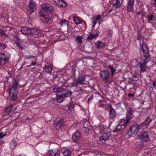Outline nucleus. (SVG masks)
Instances as JSON below:
<instances>
[{"label": "nucleus", "instance_id": "f257e3e1", "mask_svg": "<svg viewBox=\"0 0 156 156\" xmlns=\"http://www.w3.org/2000/svg\"><path fill=\"white\" fill-rule=\"evenodd\" d=\"M10 57V54L6 51H3L0 53V65L3 66L9 62Z\"/></svg>", "mask_w": 156, "mask_h": 156}, {"label": "nucleus", "instance_id": "f03ea898", "mask_svg": "<svg viewBox=\"0 0 156 156\" xmlns=\"http://www.w3.org/2000/svg\"><path fill=\"white\" fill-rule=\"evenodd\" d=\"M18 85V83L17 81L15 80L9 90V94L11 96H12L11 98L12 100H15L17 97L18 92L17 90V87Z\"/></svg>", "mask_w": 156, "mask_h": 156}, {"label": "nucleus", "instance_id": "7ed1b4c3", "mask_svg": "<svg viewBox=\"0 0 156 156\" xmlns=\"http://www.w3.org/2000/svg\"><path fill=\"white\" fill-rule=\"evenodd\" d=\"M141 126L140 125H134L130 127V129L128 132L129 136H132L135 133L137 132L141 129Z\"/></svg>", "mask_w": 156, "mask_h": 156}, {"label": "nucleus", "instance_id": "20e7f679", "mask_svg": "<svg viewBox=\"0 0 156 156\" xmlns=\"http://www.w3.org/2000/svg\"><path fill=\"white\" fill-rule=\"evenodd\" d=\"M142 53L143 54L141 57V58L149 59L150 54L147 46L145 43H143L141 46Z\"/></svg>", "mask_w": 156, "mask_h": 156}, {"label": "nucleus", "instance_id": "39448f33", "mask_svg": "<svg viewBox=\"0 0 156 156\" xmlns=\"http://www.w3.org/2000/svg\"><path fill=\"white\" fill-rule=\"evenodd\" d=\"M37 29L35 28L29 29L27 27H23L21 28V31L22 34L25 35L29 34H37Z\"/></svg>", "mask_w": 156, "mask_h": 156}, {"label": "nucleus", "instance_id": "423d86ee", "mask_svg": "<svg viewBox=\"0 0 156 156\" xmlns=\"http://www.w3.org/2000/svg\"><path fill=\"white\" fill-rule=\"evenodd\" d=\"M41 6V10L48 14L52 12L54 10L53 7L48 3H43Z\"/></svg>", "mask_w": 156, "mask_h": 156}, {"label": "nucleus", "instance_id": "0eeeda50", "mask_svg": "<svg viewBox=\"0 0 156 156\" xmlns=\"http://www.w3.org/2000/svg\"><path fill=\"white\" fill-rule=\"evenodd\" d=\"M138 138L139 140L144 142H147L150 140L148 133L144 130L142 131L140 134L138 136Z\"/></svg>", "mask_w": 156, "mask_h": 156}, {"label": "nucleus", "instance_id": "6e6552de", "mask_svg": "<svg viewBox=\"0 0 156 156\" xmlns=\"http://www.w3.org/2000/svg\"><path fill=\"white\" fill-rule=\"evenodd\" d=\"M65 121L64 119H57L54 122V126L56 129H60L63 126Z\"/></svg>", "mask_w": 156, "mask_h": 156}, {"label": "nucleus", "instance_id": "1a4fd4ad", "mask_svg": "<svg viewBox=\"0 0 156 156\" xmlns=\"http://www.w3.org/2000/svg\"><path fill=\"white\" fill-rule=\"evenodd\" d=\"M110 76V73L107 70L101 71L100 73V77L103 81L107 82Z\"/></svg>", "mask_w": 156, "mask_h": 156}, {"label": "nucleus", "instance_id": "9d476101", "mask_svg": "<svg viewBox=\"0 0 156 156\" xmlns=\"http://www.w3.org/2000/svg\"><path fill=\"white\" fill-rule=\"evenodd\" d=\"M148 60V59L140 58V67L141 73H144L146 71L147 68V65Z\"/></svg>", "mask_w": 156, "mask_h": 156}, {"label": "nucleus", "instance_id": "9b49d317", "mask_svg": "<svg viewBox=\"0 0 156 156\" xmlns=\"http://www.w3.org/2000/svg\"><path fill=\"white\" fill-rule=\"evenodd\" d=\"M35 2L32 0H30L28 6V11L30 14L32 13L36 9Z\"/></svg>", "mask_w": 156, "mask_h": 156}, {"label": "nucleus", "instance_id": "f8f14e48", "mask_svg": "<svg viewBox=\"0 0 156 156\" xmlns=\"http://www.w3.org/2000/svg\"><path fill=\"white\" fill-rule=\"evenodd\" d=\"M40 18L41 21L45 23H47L49 20L48 15H46L42 12H40Z\"/></svg>", "mask_w": 156, "mask_h": 156}, {"label": "nucleus", "instance_id": "ddd939ff", "mask_svg": "<svg viewBox=\"0 0 156 156\" xmlns=\"http://www.w3.org/2000/svg\"><path fill=\"white\" fill-rule=\"evenodd\" d=\"M47 156H59L58 149L51 150L48 151L46 154Z\"/></svg>", "mask_w": 156, "mask_h": 156}, {"label": "nucleus", "instance_id": "4468645a", "mask_svg": "<svg viewBox=\"0 0 156 156\" xmlns=\"http://www.w3.org/2000/svg\"><path fill=\"white\" fill-rule=\"evenodd\" d=\"M110 110L109 111V118L111 119H113L116 116V112L111 105H110Z\"/></svg>", "mask_w": 156, "mask_h": 156}, {"label": "nucleus", "instance_id": "2eb2a0df", "mask_svg": "<svg viewBox=\"0 0 156 156\" xmlns=\"http://www.w3.org/2000/svg\"><path fill=\"white\" fill-rule=\"evenodd\" d=\"M135 0H129L127 3V9L129 12H132L133 9V3Z\"/></svg>", "mask_w": 156, "mask_h": 156}, {"label": "nucleus", "instance_id": "dca6fc26", "mask_svg": "<svg viewBox=\"0 0 156 156\" xmlns=\"http://www.w3.org/2000/svg\"><path fill=\"white\" fill-rule=\"evenodd\" d=\"M80 133L78 131H76L72 136V140L75 142L78 143L80 140Z\"/></svg>", "mask_w": 156, "mask_h": 156}, {"label": "nucleus", "instance_id": "f3484780", "mask_svg": "<svg viewBox=\"0 0 156 156\" xmlns=\"http://www.w3.org/2000/svg\"><path fill=\"white\" fill-rule=\"evenodd\" d=\"M86 77L83 75H79L76 80V83L79 85L84 84V81L85 80Z\"/></svg>", "mask_w": 156, "mask_h": 156}, {"label": "nucleus", "instance_id": "a211bd4d", "mask_svg": "<svg viewBox=\"0 0 156 156\" xmlns=\"http://www.w3.org/2000/svg\"><path fill=\"white\" fill-rule=\"evenodd\" d=\"M53 2L56 5L61 7H65L66 5V3L64 0H52Z\"/></svg>", "mask_w": 156, "mask_h": 156}, {"label": "nucleus", "instance_id": "6ab92c4d", "mask_svg": "<svg viewBox=\"0 0 156 156\" xmlns=\"http://www.w3.org/2000/svg\"><path fill=\"white\" fill-rule=\"evenodd\" d=\"M61 151L64 156H70L72 152L69 148L66 147L62 148L61 149Z\"/></svg>", "mask_w": 156, "mask_h": 156}, {"label": "nucleus", "instance_id": "aec40b11", "mask_svg": "<svg viewBox=\"0 0 156 156\" xmlns=\"http://www.w3.org/2000/svg\"><path fill=\"white\" fill-rule=\"evenodd\" d=\"M112 5L113 7L116 8H119L122 6V2H120L119 0H113Z\"/></svg>", "mask_w": 156, "mask_h": 156}, {"label": "nucleus", "instance_id": "412c9836", "mask_svg": "<svg viewBox=\"0 0 156 156\" xmlns=\"http://www.w3.org/2000/svg\"><path fill=\"white\" fill-rule=\"evenodd\" d=\"M110 135L109 133H104L103 134L102 136L100 137V140L102 142H103V141L108 139L110 136Z\"/></svg>", "mask_w": 156, "mask_h": 156}, {"label": "nucleus", "instance_id": "4be33fe9", "mask_svg": "<svg viewBox=\"0 0 156 156\" xmlns=\"http://www.w3.org/2000/svg\"><path fill=\"white\" fill-rule=\"evenodd\" d=\"M96 47L100 49L104 48L105 46V44L104 42L98 41L95 44Z\"/></svg>", "mask_w": 156, "mask_h": 156}, {"label": "nucleus", "instance_id": "5701e85b", "mask_svg": "<svg viewBox=\"0 0 156 156\" xmlns=\"http://www.w3.org/2000/svg\"><path fill=\"white\" fill-rule=\"evenodd\" d=\"M101 16L100 15L98 14L94 17L93 21L92 22L93 24V27H94L95 26L97 22V20L101 19Z\"/></svg>", "mask_w": 156, "mask_h": 156}, {"label": "nucleus", "instance_id": "b1692460", "mask_svg": "<svg viewBox=\"0 0 156 156\" xmlns=\"http://www.w3.org/2000/svg\"><path fill=\"white\" fill-rule=\"evenodd\" d=\"M52 68L51 65L47 64L45 65L44 69L46 72L50 73L52 70Z\"/></svg>", "mask_w": 156, "mask_h": 156}, {"label": "nucleus", "instance_id": "393cba45", "mask_svg": "<svg viewBox=\"0 0 156 156\" xmlns=\"http://www.w3.org/2000/svg\"><path fill=\"white\" fill-rule=\"evenodd\" d=\"M152 120V118L151 117L147 118L144 122L140 124L141 126H146L148 125Z\"/></svg>", "mask_w": 156, "mask_h": 156}, {"label": "nucleus", "instance_id": "a878e982", "mask_svg": "<svg viewBox=\"0 0 156 156\" xmlns=\"http://www.w3.org/2000/svg\"><path fill=\"white\" fill-rule=\"evenodd\" d=\"M13 37H14L13 39H12V38L11 37H10V38L11 39L13 40V41H15V39H16V41H15V42L17 46L19 47V48L22 49L23 48V46H22L21 44L20 43L19 41H18V39H17L16 38V36H13Z\"/></svg>", "mask_w": 156, "mask_h": 156}, {"label": "nucleus", "instance_id": "bb28decb", "mask_svg": "<svg viewBox=\"0 0 156 156\" xmlns=\"http://www.w3.org/2000/svg\"><path fill=\"white\" fill-rule=\"evenodd\" d=\"M73 20L76 25L82 23V21L78 16H74L73 18Z\"/></svg>", "mask_w": 156, "mask_h": 156}, {"label": "nucleus", "instance_id": "cd10ccee", "mask_svg": "<svg viewBox=\"0 0 156 156\" xmlns=\"http://www.w3.org/2000/svg\"><path fill=\"white\" fill-rule=\"evenodd\" d=\"M53 91L56 93H61L64 92L65 91V90L62 87L55 88H53Z\"/></svg>", "mask_w": 156, "mask_h": 156}, {"label": "nucleus", "instance_id": "c85d7f7f", "mask_svg": "<svg viewBox=\"0 0 156 156\" xmlns=\"http://www.w3.org/2000/svg\"><path fill=\"white\" fill-rule=\"evenodd\" d=\"M64 97L62 96V94L57 95V101L58 102L60 103L62 102L64 100Z\"/></svg>", "mask_w": 156, "mask_h": 156}, {"label": "nucleus", "instance_id": "c756f323", "mask_svg": "<svg viewBox=\"0 0 156 156\" xmlns=\"http://www.w3.org/2000/svg\"><path fill=\"white\" fill-rule=\"evenodd\" d=\"M16 145V142L15 140H13L10 143V148L13 149Z\"/></svg>", "mask_w": 156, "mask_h": 156}, {"label": "nucleus", "instance_id": "7c9ffc66", "mask_svg": "<svg viewBox=\"0 0 156 156\" xmlns=\"http://www.w3.org/2000/svg\"><path fill=\"white\" fill-rule=\"evenodd\" d=\"M72 94V92L71 91H68L66 92L65 93L62 94V96L64 98L66 97H70Z\"/></svg>", "mask_w": 156, "mask_h": 156}, {"label": "nucleus", "instance_id": "2f4dec72", "mask_svg": "<svg viewBox=\"0 0 156 156\" xmlns=\"http://www.w3.org/2000/svg\"><path fill=\"white\" fill-rule=\"evenodd\" d=\"M13 106L12 105H9L6 108L5 112L7 113V114H9L11 112L12 109L13 108Z\"/></svg>", "mask_w": 156, "mask_h": 156}, {"label": "nucleus", "instance_id": "473e14b6", "mask_svg": "<svg viewBox=\"0 0 156 156\" xmlns=\"http://www.w3.org/2000/svg\"><path fill=\"white\" fill-rule=\"evenodd\" d=\"M59 23L61 26H63L65 25L68 24V22L65 19H62L60 21Z\"/></svg>", "mask_w": 156, "mask_h": 156}, {"label": "nucleus", "instance_id": "72a5a7b5", "mask_svg": "<svg viewBox=\"0 0 156 156\" xmlns=\"http://www.w3.org/2000/svg\"><path fill=\"white\" fill-rule=\"evenodd\" d=\"M0 36L3 38H6L8 36L2 30L0 29Z\"/></svg>", "mask_w": 156, "mask_h": 156}, {"label": "nucleus", "instance_id": "f704fd0d", "mask_svg": "<svg viewBox=\"0 0 156 156\" xmlns=\"http://www.w3.org/2000/svg\"><path fill=\"white\" fill-rule=\"evenodd\" d=\"M74 104L73 103H71L68 107V110L70 111H73L74 110Z\"/></svg>", "mask_w": 156, "mask_h": 156}, {"label": "nucleus", "instance_id": "c9c22d12", "mask_svg": "<svg viewBox=\"0 0 156 156\" xmlns=\"http://www.w3.org/2000/svg\"><path fill=\"white\" fill-rule=\"evenodd\" d=\"M127 112L128 114H130V115H133L134 112V110L133 108L129 107L128 108Z\"/></svg>", "mask_w": 156, "mask_h": 156}, {"label": "nucleus", "instance_id": "e433bc0d", "mask_svg": "<svg viewBox=\"0 0 156 156\" xmlns=\"http://www.w3.org/2000/svg\"><path fill=\"white\" fill-rule=\"evenodd\" d=\"M109 68L110 69L111 72L112 76H113L114 73L116 71V69L115 68H113L112 66H108Z\"/></svg>", "mask_w": 156, "mask_h": 156}, {"label": "nucleus", "instance_id": "4c0bfd02", "mask_svg": "<svg viewBox=\"0 0 156 156\" xmlns=\"http://www.w3.org/2000/svg\"><path fill=\"white\" fill-rule=\"evenodd\" d=\"M82 37L80 36H77L76 38V40L78 44H81L82 41Z\"/></svg>", "mask_w": 156, "mask_h": 156}, {"label": "nucleus", "instance_id": "58836bf2", "mask_svg": "<svg viewBox=\"0 0 156 156\" xmlns=\"http://www.w3.org/2000/svg\"><path fill=\"white\" fill-rule=\"evenodd\" d=\"M122 125L119 124H118L116 127V129L114 130V132H117L121 128Z\"/></svg>", "mask_w": 156, "mask_h": 156}, {"label": "nucleus", "instance_id": "ea45409f", "mask_svg": "<svg viewBox=\"0 0 156 156\" xmlns=\"http://www.w3.org/2000/svg\"><path fill=\"white\" fill-rule=\"evenodd\" d=\"M6 47V45L5 44L0 43V50L4 49Z\"/></svg>", "mask_w": 156, "mask_h": 156}, {"label": "nucleus", "instance_id": "a19ab883", "mask_svg": "<svg viewBox=\"0 0 156 156\" xmlns=\"http://www.w3.org/2000/svg\"><path fill=\"white\" fill-rule=\"evenodd\" d=\"M131 80L134 81H137L138 80V78L135 76H133L131 78Z\"/></svg>", "mask_w": 156, "mask_h": 156}, {"label": "nucleus", "instance_id": "79ce46f5", "mask_svg": "<svg viewBox=\"0 0 156 156\" xmlns=\"http://www.w3.org/2000/svg\"><path fill=\"white\" fill-rule=\"evenodd\" d=\"M132 115H130V114H127L126 116V120L129 121V119H131Z\"/></svg>", "mask_w": 156, "mask_h": 156}, {"label": "nucleus", "instance_id": "37998d69", "mask_svg": "<svg viewBox=\"0 0 156 156\" xmlns=\"http://www.w3.org/2000/svg\"><path fill=\"white\" fill-rule=\"evenodd\" d=\"M94 38L93 35L92 34H90L87 38V40H92Z\"/></svg>", "mask_w": 156, "mask_h": 156}, {"label": "nucleus", "instance_id": "c03bdc74", "mask_svg": "<svg viewBox=\"0 0 156 156\" xmlns=\"http://www.w3.org/2000/svg\"><path fill=\"white\" fill-rule=\"evenodd\" d=\"M94 97V95H91L90 97L88 99L87 102L88 103H89V102H90L91 101V100Z\"/></svg>", "mask_w": 156, "mask_h": 156}, {"label": "nucleus", "instance_id": "a18cd8bd", "mask_svg": "<svg viewBox=\"0 0 156 156\" xmlns=\"http://www.w3.org/2000/svg\"><path fill=\"white\" fill-rule=\"evenodd\" d=\"M154 17V16L153 15H152V14L150 15L149 16H148V20L149 21L151 20H152Z\"/></svg>", "mask_w": 156, "mask_h": 156}, {"label": "nucleus", "instance_id": "49530a36", "mask_svg": "<svg viewBox=\"0 0 156 156\" xmlns=\"http://www.w3.org/2000/svg\"><path fill=\"white\" fill-rule=\"evenodd\" d=\"M6 135V134H4L2 132L0 133V138L2 139Z\"/></svg>", "mask_w": 156, "mask_h": 156}, {"label": "nucleus", "instance_id": "de8ad7c7", "mask_svg": "<svg viewBox=\"0 0 156 156\" xmlns=\"http://www.w3.org/2000/svg\"><path fill=\"white\" fill-rule=\"evenodd\" d=\"M71 84H72V87H76L77 85H79L78 83H76V81L75 83H72Z\"/></svg>", "mask_w": 156, "mask_h": 156}, {"label": "nucleus", "instance_id": "09e8293b", "mask_svg": "<svg viewBox=\"0 0 156 156\" xmlns=\"http://www.w3.org/2000/svg\"><path fill=\"white\" fill-rule=\"evenodd\" d=\"M128 122H129V121H128L127 120H126V122L125 123H124L122 125L125 126H126L127 125V124Z\"/></svg>", "mask_w": 156, "mask_h": 156}, {"label": "nucleus", "instance_id": "8fccbe9b", "mask_svg": "<svg viewBox=\"0 0 156 156\" xmlns=\"http://www.w3.org/2000/svg\"><path fill=\"white\" fill-rule=\"evenodd\" d=\"M128 96L129 97H133L134 96V94L130 93L128 94Z\"/></svg>", "mask_w": 156, "mask_h": 156}, {"label": "nucleus", "instance_id": "3c124183", "mask_svg": "<svg viewBox=\"0 0 156 156\" xmlns=\"http://www.w3.org/2000/svg\"><path fill=\"white\" fill-rule=\"evenodd\" d=\"M78 86L79 85H77L76 87V90L78 91V90H80V89H81V88H80L79 87H78Z\"/></svg>", "mask_w": 156, "mask_h": 156}, {"label": "nucleus", "instance_id": "603ef678", "mask_svg": "<svg viewBox=\"0 0 156 156\" xmlns=\"http://www.w3.org/2000/svg\"><path fill=\"white\" fill-rule=\"evenodd\" d=\"M78 91H81L83 92H85V91L84 90H83V89H82V88H81V89H80V90H78Z\"/></svg>", "mask_w": 156, "mask_h": 156}, {"label": "nucleus", "instance_id": "864d4df0", "mask_svg": "<svg viewBox=\"0 0 156 156\" xmlns=\"http://www.w3.org/2000/svg\"><path fill=\"white\" fill-rule=\"evenodd\" d=\"M100 127L101 129L103 128L104 129H102V131H103L105 129L104 126H100Z\"/></svg>", "mask_w": 156, "mask_h": 156}, {"label": "nucleus", "instance_id": "5fc2aeb1", "mask_svg": "<svg viewBox=\"0 0 156 156\" xmlns=\"http://www.w3.org/2000/svg\"><path fill=\"white\" fill-rule=\"evenodd\" d=\"M98 35V34H94V35H93V37H94H94H97Z\"/></svg>", "mask_w": 156, "mask_h": 156}, {"label": "nucleus", "instance_id": "6e6d98bb", "mask_svg": "<svg viewBox=\"0 0 156 156\" xmlns=\"http://www.w3.org/2000/svg\"><path fill=\"white\" fill-rule=\"evenodd\" d=\"M36 64V62H33L31 63V65H35Z\"/></svg>", "mask_w": 156, "mask_h": 156}, {"label": "nucleus", "instance_id": "4d7b16f0", "mask_svg": "<svg viewBox=\"0 0 156 156\" xmlns=\"http://www.w3.org/2000/svg\"><path fill=\"white\" fill-rule=\"evenodd\" d=\"M141 13V12H137V14L138 15H140Z\"/></svg>", "mask_w": 156, "mask_h": 156}, {"label": "nucleus", "instance_id": "13d9d810", "mask_svg": "<svg viewBox=\"0 0 156 156\" xmlns=\"http://www.w3.org/2000/svg\"><path fill=\"white\" fill-rule=\"evenodd\" d=\"M156 85V83L154 82H153V86L154 87Z\"/></svg>", "mask_w": 156, "mask_h": 156}, {"label": "nucleus", "instance_id": "bf43d9fd", "mask_svg": "<svg viewBox=\"0 0 156 156\" xmlns=\"http://www.w3.org/2000/svg\"><path fill=\"white\" fill-rule=\"evenodd\" d=\"M155 5H156V0H154Z\"/></svg>", "mask_w": 156, "mask_h": 156}, {"label": "nucleus", "instance_id": "052dcab7", "mask_svg": "<svg viewBox=\"0 0 156 156\" xmlns=\"http://www.w3.org/2000/svg\"><path fill=\"white\" fill-rule=\"evenodd\" d=\"M139 145L140 146H143V145L140 144H139Z\"/></svg>", "mask_w": 156, "mask_h": 156}, {"label": "nucleus", "instance_id": "680f3d73", "mask_svg": "<svg viewBox=\"0 0 156 156\" xmlns=\"http://www.w3.org/2000/svg\"><path fill=\"white\" fill-rule=\"evenodd\" d=\"M57 76H58V75H56V76H55V77Z\"/></svg>", "mask_w": 156, "mask_h": 156}, {"label": "nucleus", "instance_id": "e2e57ef3", "mask_svg": "<svg viewBox=\"0 0 156 156\" xmlns=\"http://www.w3.org/2000/svg\"><path fill=\"white\" fill-rule=\"evenodd\" d=\"M12 30H11L10 32H12Z\"/></svg>", "mask_w": 156, "mask_h": 156}]
</instances>
